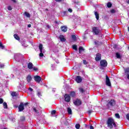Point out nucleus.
Masks as SVG:
<instances>
[{"mask_svg": "<svg viewBox=\"0 0 129 129\" xmlns=\"http://www.w3.org/2000/svg\"><path fill=\"white\" fill-rule=\"evenodd\" d=\"M107 123L108 127H109V128H113L114 126V127H115V129H117V128H116V124H115V122H114V120H113V119L111 118H108Z\"/></svg>", "mask_w": 129, "mask_h": 129, "instance_id": "f257e3e1", "label": "nucleus"}, {"mask_svg": "<svg viewBox=\"0 0 129 129\" xmlns=\"http://www.w3.org/2000/svg\"><path fill=\"white\" fill-rule=\"evenodd\" d=\"M93 33L95 34V35H98L99 33H100V30L98 28V27H93L92 28Z\"/></svg>", "mask_w": 129, "mask_h": 129, "instance_id": "f03ea898", "label": "nucleus"}, {"mask_svg": "<svg viewBox=\"0 0 129 129\" xmlns=\"http://www.w3.org/2000/svg\"><path fill=\"white\" fill-rule=\"evenodd\" d=\"M39 51L40 52L39 54L40 57H43L44 56V54H43L44 51H43V44H40L39 46Z\"/></svg>", "mask_w": 129, "mask_h": 129, "instance_id": "7ed1b4c3", "label": "nucleus"}, {"mask_svg": "<svg viewBox=\"0 0 129 129\" xmlns=\"http://www.w3.org/2000/svg\"><path fill=\"white\" fill-rule=\"evenodd\" d=\"M105 83L107 86H109V87L111 86V83L110 82V80L109 79V78H108V76H107V75L106 76Z\"/></svg>", "mask_w": 129, "mask_h": 129, "instance_id": "20e7f679", "label": "nucleus"}, {"mask_svg": "<svg viewBox=\"0 0 129 129\" xmlns=\"http://www.w3.org/2000/svg\"><path fill=\"white\" fill-rule=\"evenodd\" d=\"M34 80L37 83H40V82H41V81L42 80V78L39 76H35L34 77Z\"/></svg>", "mask_w": 129, "mask_h": 129, "instance_id": "39448f33", "label": "nucleus"}, {"mask_svg": "<svg viewBox=\"0 0 129 129\" xmlns=\"http://www.w3.org/2000/svg\"><path fill=\"white\" fill-rule=\"evenodd\" d=\"M100 65L102 67H106L107 66V61L105 60H102L100 61Z\"/></svg>", "mask_w": 129, "mask_h": 129, "instance_id": "423d86ee", "label": "nucleus"}, {"mask_svg": "<svg viewBox=\"0 0 129 129\" xmlns=\"http://www.w3.org/2000/svg\"><path fill=\"white\" fill-rule=\"evenodd\" d=\"M71 99V98H70V96L69 95H68L67 94H65V95H64L65 101H66L67 102H70Z\"/></svg>", "mask_w": 129, "mask_h": 129, "instance_id": "0eeeda50", "label": "nucleus"}, {"mask_svg": "<svg viewBox=\"0 0 129 129\" xmlns=\"http://www.w3.org/2000/svg\"><path fill=\"white\" fill-rule=\"evenodd\" d=\"M76 81L77 82V83H81L82 82V78L80 76H77L76 78Z\"/></svg>", "mask_w": 129, "mask_h": 129, "instance_id": "6e6552de", "label": "nucleus"}, {"mask_svg": "<svg viewBox=\"0 0 129 129\" xmlns=\"http://www.w3.org/2000/svg\"><path fill=\"white\" fill-rule=\"evenodd\" d=\"M74 103L75 105H80V104H81V101L78 99H77L75 101H74Z\"/></svg>", "mask_w": 129, "mask_h": 129, "instance_id": "1a4fd4ad", "label": "nucleus"}, {"mask_svg": "<svg viewBox=\"0 0 129 129\" xmlns=\"http://www.w3.org/2000/svg\"><path fill=\"white\" fill-rule=\"evenodd\" d=\"M108 104L110 106H114V105H115V101H114V100H111L108 102Z\"/></svg>", "mask_w": 129, "mask_h": 129, "instance_id": "9d476101", "label": "nucleus"}, {"mask_svg": "<svg viewBox=\"0 0 129 129\" xmlns=\"http://www.w3.org/2000/svg\"><path fill=\"white\" fill-rule=\"evenodd\" d=\"M60 30L62 31V32H63V33H66V31L67 30H68V28L67 26H62L60 27Z\"/></svg>", "mask_w": 129, "mask_h": 129, "instance_id": "9b49d317", "label": "nucleus"}, {"mask_svg": "<svg viewBox=\"0 0 129 129\" xmlns=\"http://www.w3.org/2000/svg\"><path fill=\"white\" fill-rule=\"evenodd\" d=\"M19 111H23L24 110V103H21L19 106L18 107Z\"/></svg>", "mask_w": 129, "mask_h": 129, "instance_id": "f8f14e48", "label": "nucleus"}, {"mask_svg": "<svg viewBox=\"0 0 129 129\" xmlns=\"http://www.w3.org/2000/svg\"><path fill=\"white\" fill-rule=\"evenodd\" d=\"M95 59L96 61H99V60H101V54L100 53H97Z\"/></svg>", "mask_w": 129, "mask_h": 129, "instance_id": "ddd939ff", "label": "nucleus"}, {"mask_svg": "<svg viewBox=\"0 0 129 129\" xmlns=\"http://www.w3.org/2000/svg\"><path fill=\"white\" fill-rule=\"evenodd\" d=\"M26 80L28 83H30V82H31L32 81V77L30 75H28L26 78Z\"/></svg>", "mask_w": 129, "mask_h": 129, "instance_id": "4468645a", "label": "nucleus"}, {"mask_svg": "<svg viewBox=\"0 0 129 129\" xmlns=\"http://www.w3.org/2000/svg\"><path fill=\"white\" fill-rule=\"evenodd\" d=\"M59 39H60L61 42H65V38H64V36L61 35L59 37Z\"/></svg>", "mask_w": 129, "mask_h": 129, "instance_id": "2eb2a0df", "label": "nucleus"}, {"mask_svg": "<svg viewBox=\"0 0 129 129\" xmlns=\"http://www.w3.org/2000/svg\"><path fill=\"white\" fill-rule=\"evenodd\" d=\"M94 15L96 17V20H99V14H98V13H97V12H95Z\"/></svg>", "mask_w": 129, "mask_h": 129, "instance_id": "dca6fc26", "label": "nucleus"}, {"mask_svg": "<svg viewBox=\"0 0 129 129\" xmlns=\"http://www.w3.org/2000/svg\"><path fill=\"white\" fill-rule=\"evenodd\" d=\"M28 68L29 69H33V63L32 62H29L28 64Z\"/></svg>", "mask_w": 129, "mask_h": 129, "instance_id": "f3484780", "label": "nucleus"}, {"mask_svg": "<svg viewBox=\"0 0 129 129\" xmlns=\"http://www.w3.org/2000/svg\"><path fill=\"white\" fill-rule=\"evenodd\" d=\"M79 53H82V52H84V48H83V47L82 46H80L79 48Z\"/></svg>", "mask_w": 129, "mask_h": 129, "instance_id": "a211bd4d", "label": "nucleus"}, {"mask_svg": "<svg viewBox=\"0 0 129 129\" xmlns=\"http://www.w3.org/2000/svg\"><path fill=\"white\" fill-rule=\"evenodd\" d=\"M125 75H127L129 74V68L127 69H124Z\"/></svg>", "mask_w": 129, "mask_h": 129, "instance_id": "6ab92c4d", "label": "nucleus"}, {"mask_svg": "<svg viewBox=\"0 0 129 129\" xmlns=\"http://www.w3.org/2000/svg\"><path fill=\"white\" fill-rule=\"evenodd\" d=\"M14 37L16 40H18V41H20V37L18 35V34H14Z\"/></svg>", "mask_w": 129, "mask_h": 129, "instance_id": "aec40b11", "label": "nucleus"}, {"mask_svg": "<svg viewBox=\"0 0 129 129\" xmlns=\"http://www.w3.org/2000/svg\"><path fill=\"white\" fill-rule=\"evenodd\" d=\"M116 57L117 58V59H120V58H121L120 54H119L118 52L116 53Z\"/></svg>", "mask_w": 129, "mask_h": 129, "instance_id": "412c9836", "label": "nucleus"}, {"mask_svg": "<svg viewBox=\"0 0 129 129\" xmlns=\"http://www.w3.org/2000/svg\"><path fill=\"white\" fill-rule=\"evenodd\" d=\"M24 15L26 16L27 18H30V17H31V16L30 15V14L27 12H25L24 13Z\"/></svg>", "mask_w": 129, "mask_h": 129, "instance_id": "4be33fe9", "label": "nucleus"}, {"mask_svg": "<svg viewBox=\"0 0 129 129\" xmlns=\"http://www.w3.org/2000/svg\"><path fill=\"white\" fill-rule=\"evenodd\" d=\"M94 43H95V45H96V46H99V45H100V42H99V41L97 40H95Z\"/></svg>", "mask_w": 129, "mask_h": 129, "instance_id": "5701e85b", "label": "nucleus"}, {"mask_svg": "<svg viewBox=\"0 0 129 129\" xmlns=\"http://www.w3.org/2000/svg\"><path fill=\"white\" fill-rule=\"evenodd\" d=\"M68 112L69 114H72V110H71V108H68Z\"/></svg>", "mask_w": 129, "mask_h": 129, "instance_id": "b1692460", "label": "nucleus"}, {"mask_svg": "<svg viewBox=\"0 0 129 129\" xmlns=\"http://www.w3.org/2000/svg\"><path fill=\"white\" fill-rule=\"evenodd\" d=\"M76 94H75V92L73 91L71 92L70 93V96H72V97H74V96H75Z\"/></svg>", "mask_w": 129, "mask_h": 129, "instance_id": "393cba45", "label": "nucleus"}, {"mask_svg": "<svg viewBox=\"0 0 129 129\" xmlns=\"http://www.w3.org/2000/svg\"><path fill=\"white\" fill-rule=\"evenodd\" d=\"M112 6V4H111V3L110 2H108L107 4V7L108 8H111V7Z\"/></svg>", "mask_w": 129, "mask_h": 129, "instance_id": "a878e982", "label": "nucleus"}, {"mask_svg": "<svg viewBox=\"0 0 129 129\" xmlns=\"http://www.w3.org/2000/svg\"><path fill=\"white\" fill-rule=\"evenodd\" d=\"M73 49H74V50H75V51H77V45H73Z\"/></svg>", "mask_w": 129, "mask_h": 129, "instance_id": "bb28decb", "label": "nucleus"}, {"mask_svg": "<svg viewBox=\"0 0 129 129\" xmlns=\"http://www.w3.org/2000/svg\"><path fill=\"white\" fill-rule=\"evenodd\" d=\"M3 106L4 108H8V104H7L6 102L3 103Z\"/></svg>", "mask_w": 129, "mask_h": 129, "instance_id": "cd10ccee", "label": "nucleus"}, {"mask_svg": "<svg viewBox=\"0 0 129 129\" xmlns=\"http://www.w3.org/2000/svg\"><path fill=\"white\" fill-rule=\"evenodd\" d=\"M115 116L116 118H118V119L120 118V116L119 115V114H118V113H116L115 114Z\"/></svg>", "mask_w": 129, "mask_h": 129, "instance_id": "c85d7f7f", "label": "nucleus"}, {"mask_svg": "<svg viewBox=\"0 0 129 129\" xmlns=\"http://www.w3.org/2000/svg\"><path fill=\"white\" fill-rule=\"evenodd\" d=\"M33 111H35L36 112V113H37V115H39V111H38V110H37V109H35V108H33Z\"/></svg>", "mask_w": 129, "mask_h": 129, "instance_id": "c756f323", "label": "nucleus"}, {"mask_svg": "<svg viewBox=\"0 0 129 129\" xmlns=\"http://www.w3.org/2000/svg\"><path fill=\"white\" fill-rule=\"evenodd\" d=\"M12 96H17V93L16 92H13L11 93Z\"/></svg>", "mask_w": 129, "mask_h": 129, "instance_id": "7c9ffc66", "label": "nucleus"}, {"mask_svg": "<svg viewBox=\"0 0 129 129\" xmlns=\"http://www.w3.org/2000/svg\"><path fill=\"white\" fill-rule=\"evenodd\" d=\"M75 126H76V128H77V129L80 128V124H76Z\"/></svg>", "mask_w": 129, "mask_h": 129, "instance_id": "2f4dec72", "label": "nucleus"}, {"mask_svg": "<svg viewBox=\"0 0 129 129\" xmlns=\"http://www.w3.org/2000/svg\"><path fill=\"white\" fill-rule=\"evenodd\" d=\"M80 92H81L82 93H83L84 92V90L82 88H79Z\"/></svg>", "mask_w": 129, "mask_h": 129, "instance_id": "473e14b6", "label": "nucleus"}, {"mask_svg": "<svg viewBox=\"0 0 129 129\" xmlns=\"http://www.w3.org/2000/svg\"><path fill=\"white\" fill-rule=\"evenodd\" d=\"M72 38L73 40H74V41H76V36L72 35Z\"/></svg>", "mask_w": 129, "mask_h": 129, "instance_id": "72a5a7b5", "label": "nucleus"}, {"mask_svg": "<svg viewBox=\"0 0 129 129\" xmlns=\"http://www.w3.org/2000/svg\"><path fill=\"white\" fill-rule=\"evenodd\" d=\"M21 121H24L26 119L24 116H21L20 118Z\"/></svg>", "mask_w": 129, "mask_h": 129, "instance_id": "f704fd0d", "label": "nucleus"}, {"mask_svg": "<svg viewBox=\"0 0 129 129\" xmlns=\"http://www.w3.org/2000/svg\"><path fill=\"white\" fill-rule=\"evenodd\" d=\"M0 48L2 49H5V46L2 44L1 42H0Z\"/></svg>", "mask_w": 129, "mask_h": 129, "instance_id": "c9c22d12", "label": "nucleus"}, {"mask_svg": "<svg viewBox=\"0 0 129 129\" xmlns=\"http://www.w3.org/2000/svg\"><path fill=\"white\" fill-rule=\"evenodd\" d=\"M37 95H38V96H39V97H41V96H42V95L41 94V92H37Z\"/></svg>", "mask_w": 129, "mask_h": 129, "instance_id": "e433bc0d", "label": "nucleus"}, {"mask_svg": "<svg viewBox=\"0 0 129 129\" xmlns=\"http://www.w3.org/2000/svg\"><path fill=\"white\" fill-rule=\"evenodd\" d=\"M4 103V99L0 98V104Z\"/></svg>", "mask_w": 129, "mask_h": 129, "instance_id": "4c0bfd02", "label": "nucleus"}, {"mask_svg": "<svg viewBox=\"0 0 129 129\" xmlns=\"http://www.w3.org/2000/svg\"><path fill=\"white\" fill-rule=\"evenodd\" d=\"M88 114H89V115H90L92 112V110H90L88 111Z\"/></svg>", "mask_w": 129, "mask_h": 129, "instance_id": "58836bf2", "label": "nucleus"}, {"mask_svg": "<svg viewBox=\"0 0 129 129\" xmlns=\"http://www.w3.org/2000/svg\"><path fill=\"white\" fill-rule=\"evenodd\" d=\"M126 118L128 120H129V113L126 115Z\"/></svg>", "mask_w": 129, "mask_h": 129, "instance_id": "ea45409f", "label": "nucleus"}, {"mask_svg": "<svg viewBox=\"0 0 129 129\" xmlns=\"http://www.w3.org/2000/svg\"><path fill=\"white\" fill-rule=\"evenodd\" d=\"M33 70H34V71H38V70H39V69H38V68H37L34 67V68H33Z\"/></svg>", "mask_w": 129, "mask_h": 129, "instance_id": "a19ab883", "label": "nucleus"}, {"mask_svg": "<svg viewBox=\"0 0 129 129\" xmlns=\"http://www.w3.org/2000/svg\"><path fill=\"white\" fill-rule=\"evenodd\" d=\"M56 113V110H52L51 111V114H55Z\"/></svg>", "mask_w": 129, "mask_h": 129, "instance_id": "79ce46f5", "label": "nucleus"}, {"mask_svg": "<svg viewBox=\"0 0 129 129\" xmlns=\"http://www.w3.org/2000/svg\"><path fill=\"white\" fill-rule=\"evenodd\" d=\"M8 9L9 10V11H12V7L9 6L8 8Z\"/></svg>", "mask_w": 129, "mask_h": 129, "instance_id": "37998d69", "label": "nucleus"}, {"mask_svg": "<svg viewBox=\"0 0 129 129\" xmlns=\"http://www.w3.org/2000/svg\"><path fill=\"white\" fill-rule=\"evenodd\" d=\"M111 13H112V14H113V13H115V10H113V9L111 10Z\"/></svg>", "mask_w": 129, "mask_h": 129, "instance_id": "c03bdc74", "label": "nucleus"}, {"mask_svg": "<svg viewBox=\"0 0 129 129\" xmlns=\"http://www.w3.org/2000/svg\"><path fill=\"white\" fill-rule=\"evenodd\" d=\"M4 67H5V65L3 64H0V68H4Z\"/></svg>", "mask_w": 129, "mask_h": 129, "instance_id": "a18cd8bd", "label": "nucleus"}, {"mask_svg": "<svg viewBox=\"0 0 129 129\" xmlns=\"http://www.w3.org/2000/svg\"><path fill=\"white\" fill-rule=\"evenodd\" d=\"M83 63L85 65H86L87 64V61H86V60H83Z\"/></svg>", "mask_w": 129, "mask_h": 129, "instance_id": "49530a36", "label": "nucleus"}, {"mask_svg": "<svg viewBox=\"0 0 129 129\" xmlns=\"http://www.w3.org/2000/svg\"><path fill=\"white\" fill-rule=\"evenodd\" d=\"M68 11L70 12V13H72V9L70 8L69 9Z\"/></svg>", "mask_w": 129, "mask_h": 129, "instance_id": "de8ad7c7", "label": "nucleus"}, {"mask_svg": "<svg viewBox=\"0 0 129 129\" xmlns=\"http://www.w3.org/2000/svg\"><path fill=\"white\" fill-rule=\"evenodd\" d=\"M90 129H94V127H93V126H92V125H91L90 126Z\"/></svg>", "mask_w": 129, "mask_h": 129, "instance_id": "09e8293b", "label": "nucleus"}, {"mask_svg": "<svg viewBox=\"0 0 129 129\" xmlns=\"http://www.w3.org/2000/svg\"><path fill=\"white\" fill-rule=\"evenodd\" d=\"M11 1H12V2H13L15 4H16V3H17V1L16 0H11Z\"/></svg>", "mask_w": 129, "mask_h": 129, "instance_id": "8fccbe9b", "label": "nucleus"}, {"mask_svg": "<svg viewBox=\"0 0 129 129\" xmlns=\"http://www.w3.org/2000/svg\"><path fill=\"white\" fill-rule=\"evenodd\" d=\"M29 90H30V91H33V89H32V88H29Z\"/></svg>", "mask_w": 129, "mask_h": 129, "instance_id": "3c124183", "label": "nucleus"}, {"mask_svg": "<svg viewBox=\"0 0 129 129\" xmlns=\"http://www.w3.org/2000/svg\"><path fill=\"white\" fill-rule=\"evenodd\" d=\"M14 107H15L16 108H18V105H14Z\"/></svg>", "mask_w": 129, "mask_h": 129, "instance_id": "603ef678", "label": "nucleus"}, {"mask_svg": "<svg viewBox=\"0 0 129 129\" xmlns=\"http://www.w3.org/2000/svg\"><path fill=\"white\" fill-rule=\"evenodd\" d=\"M31 24L28 25V28H31Z\"/></svg>", "mask_w": 129, "mask_h": 129, "instance_id": "864d4df0", "label": "nucleus"}, {"mask_svg": "<svg viewBox=\"0 0 129 129\" xmlns=\"http://www.w3.org/2000/svg\"><path fill=\"white\" fill-rule=\"evenodd\" d=\"M55 2H61L62 0H55Z\"/></svg>", "mask_w": 129, "mask_h": 129, "instance_id": "5fc2aeb1", "label": "nucleus"}, {"mask_svg": "<svg viewBox=\"0 0 129 129\" xmlns=\"http://www.w3.org/2000/svg\"><path fill=\"white\" fill-rule=\"evenodd\" d=\"M126 2L127 3V4H129V0H126Z\"/></svg>", "mask_w": 129, "mask_h": 129, "instance_id": "6e6d98bb", "label": "nucleus"}, {"mask_svg": "<svg viewBox=\"0 0 129 129\" xmlns=\"http://www.w3.org/2000/svg\"><path fill=\"white\" fill-rule=\"evenodd\" d=\"M28 104H29V103H25L24 104V105H28Z\"/></svg>", "mask_w": 129, "mask_h": 129, "instance_id": "4d7b16f0", "label": "nucleus"}, {"mask_svg": "<svg viewBox=\"0 0 129 129\" xmlns=\"http://www.w3.org/2000/svg\"><path fill=\"white\" fill-rule=\"evenodd\" d=\"M47 27L48 29L50 28V26L47 25Z\"/></svg>", "mask_w": 129, "mask_h": 129, "instance_id": "13d9d810", "label": "nucleus"}, {"mask_svg": "<svg viewBox=\"0 0 129 129\" xmlns=\"http://www.w3.org/2000/svg\"><path fill=\"white\" fill-rule=\"evenodd\" d=\"M66 13H67V12L66 11L64 12V14H66Z\"/></svg>", "mask_w": 129, "mask_h": 129, "instance_id": "bf43d9fd", "label": "nucleus"}, {"mask_svg": "<svg viewBox=\"0 0 129 129\" xmlns=\"http://www.w3.org/2000/svg\"><path fill=\"white\" fill-rule=\"evenodd\" d=\"M52 66H53V64H51V67H52Z\"/></svg>", "mask_w": 129, "mask_h": 129, "instance_id": "052dcab7", "label": "nucleus"}, {"mask_svg": "<svg viewBox=\"0 0 129 129\" xmlns=\"http://www.w3.org/2000/svg\"><path fill=\"white\" fill-rule=\"evenodd\" d=\"M53 91H55V89H53Z\"/></svg>", "mask_w": 129, "mask_h": 129, "instance_id": "680f3d73", "label": "nucleus"}]
</instances>
